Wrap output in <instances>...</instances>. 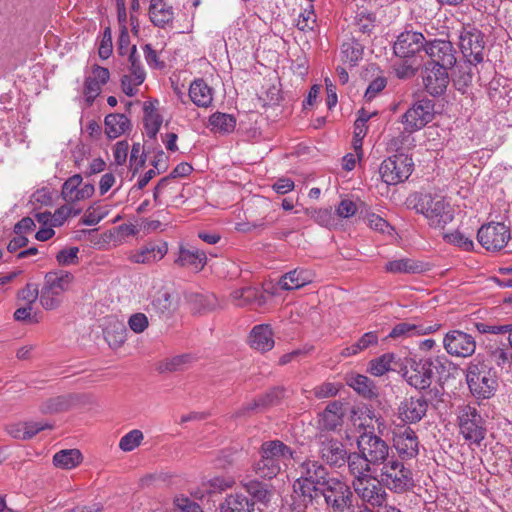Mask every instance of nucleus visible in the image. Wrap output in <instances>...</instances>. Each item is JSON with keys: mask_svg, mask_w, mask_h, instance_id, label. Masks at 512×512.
Segmentation results:
<instances>
[{"mask_svg": "<svg viewBox=\"0 0 512 512\" xmlns=\"http://www.w3.org/2000/svg\"><path fill=\"white\" fill-rule=\"evenodd\" d=\"M82 461V454L78 449H67L57 452L53 457V463L61 469H73Z\"/></svg>", "mask_w": 512, "mask_h": 512, "instance_id": "obj_42", "label": "nucleus"}, {"mask_svg": "<svg viewBox=\"0 0 512 512\" xmlns=\"http://www.w3.org/2000/svg\"><path fill=\"white\" fill-rule=\"evenodd\" d=\"M128 325L134 333L140 334L148 328L149 321L144 313L138 312L129 317Z\"/></svg>", "mask_w": 512, "mask_h": 512, "instance_id": "obj_57", "label": "nucleus"}, {"mask_svg": "<svg viewBox=\"0 0 512 512\" xmlns=\"http://www.w3.org/2000/svg\"><path fill=\"white\" fill-rule=\"evenodd\" d=\"M343 417V404L338 401L331 402L319 415L318 427L321 430L333 431L342 425Z\"/></svg>", "mask_w": 512, "mask_h": 512, "instance_id": "obj_29", "label": "nucleus"}, {"mask_svg": "<svg viewBox=\"0 0 512 512\" xmlns=\"http://www.w3.org/2000/svg\"><path fill=\"white\" fill-rule=\"evenodd\" d=\"M78 247H70L60 250L56 255V260L61 266H69L76 264L78 261Z\"/></svg>", "mask_w": 512, "mask_h": 512, "instance_id": "obj_54", "label": "nucleus"}, {"mask_svg": "<svg viewBox=\"0 0 512 512\" xmlns=\"http://www.w3.org/2000/svg\"><path fill=\"white\" fill-rule=\"evenodd\" d=\"M365 219L369 227L375 231L389 235L393 231L392 226L385 219L375 213H368Z\"/></svg>", "mask_w": 512, "mask_h": 512, "instance_id": "obj_53", "label": "nucleus"}, {"mask_svg": "<svg viewBox=\"0 0 512 512\" xmlns=\"http://www.w3.org/2000/svg\"><path fill=\"white\" fill-rule=\"evenodd\" d=\"M94 192L93 184L83 183L82 176L75 174L64 182L61 195L67 203H75L92 197Z\"/></svg>", "mask_w": 512, "mask_h": 512, "instance_id": "obj_25", "label": "nucleus"}, {"mask_svg": "<svg viewBox=\"0 0 512 512\" xmlns=\"http://www.w3.org/2000/svg\"><path fill=\"white\" fill-rule=\"evenodd\" d=\"M253 499L242 493H233L225 497L220 505V512H254Z\"/></svg>", "mask_w": 512, "mask_h": 512, "instance_id": "obj_33", "label": "nucleus"}, {"mask_svg": "<svg viewBox=\"0 0 512 512\" xmlns=\"http://www.w3.org/2000/svg\"><path fill=\"white\" fill-rule=\"evenodd\" d=\"M175 263L181 267L190 268L196 272L201 271L207 263L206 253L196 247L180 246Z\"/></svg>", "mask_w": 512, "mask_h": 512, "instance_id": "obj_26", "label": "nucleus"}, {"mask_svg": "<svg viewBox=\"0 0 512 512\" xmlns=\"http://www.w3.org/2000/svg\"><path fill=\"white\" fill-rule=\"evenodd\" d=\"M346 462L348 463L350 473L356 478L355 481L368 479L370 474L376 472V469L360 451L359 453L347 455Z\"/></svg>", "mask_w": 512, "mask_h": 512, "instance_id": "obj_34", "label": "nucleus"}, {"mask_svg": "<svg viewBox=\"0 0 512 512\" xmlns=\"http://www.w3.org/2000/svg\"><path fill=\"white\" fill-rule=\"evenodd\" d=\"M174 503L183 512H203L198 503L185 496L176 497Z\"/></svg>", "mask_w": 512, "mask_h": 512, "instance_id": "obj_61", "label": "nucleus"}, {"mask_svg": "<svg viewBox=\"0 0 512 512\" xmlns=\"http://www.w3.org/2000/svg\"><path fill=\"white\" fill-rule=\"evenodd\" d=\"M146 72L141 63L140 55L137 48L133 45L130 48L128 56L127 72L122 74L120 78L121 89L123 93L129 97H133L138 92V87L145 81Z\"/></svg>", "mask_w": 512, "mask_h": 512, "instance_id": "obj_13", "label": "nucleus"}, {"mask_svg": "<svg viewBox=\"0 0 512 512\" xmlns=\"http://www.w3.org/2000/svg\"><path fill=\"white\" fill-rule=\"evenodd\" d=\"M387 81L384 77H377L373 81L370 82L368 85L366 92H365V98L367 100H372L376 97V95L381 92L386 87Z\"/></svg>", "mask_w": 512, "mask_h": 512, "instance_id": "obj_63", "label": "nucleus"}, {"mask_svg": "<svg viewBox=\"0 0 512 512\" xmlns=\"http://www.w3.org/2000/svg\"><path fill=\"white\" fill-rule=\"evenodd\" d=\"M427 42L428 40L420 32L404 31L398 35L393 50L400 58H410L422 50L426 51Z\"/></svg>", "mask_w": 512, "mask_h": 512, "instance_id": "obj_22", "label": "nucleus"}, {"mask_svg": "<svg viewBox=\"0 0 512 512\" xmlns=\"http://www.w3.org/2000/svg\"><path fill=\"white\" fill-rule=\"evenodd\" d=\"M235 480L231 476H217L209 480V487L212 492H222L231 488Z\"/></svg>", "mask_w": 512, "mask_h": 512, "instance_id": "obj_59", "label": "nucleus"}, {"mask_svg": "<svg viewBox=\"0 0 512 512\" xmlns=\"http://www.w3.org/2000/svg\"><path fill=\"white\" fill-rule=\"evenodd\" d=\"M430 269L429 264L412 258H401L386 263L385 271L393 274H421Z\"/></svg>", "mask_w": 512, "mask_h": 512, "instance_id": "obj_30", "label": "nucleus"}, {"mask_svg": "<svg viewBox=\"0 0 512 512\" xmlns=\"http://www.w3.org/2000/svg\"><path fill=\"white\" fill-rule=\"evenodd\" d=\"M167 251L168 247L165 242H150L133 253L130 259L134 263L150 264L161 260Z\"/></svg>", "mask_w": 512, "mask_h": 512, "instance_id": "obj_28", "label": "nucleus"}, {"mask_svg": "<svg viewBox=\"0 0 512 512\" xmlns=\"http://www.w3.org/2000/svg\"><path fill=\"white\" fill-rule=\"evenodd\" d=\"M143 439V432L138 429H133L121 437L119 448L124 452L133 451L142 443Z\"/></svg>", "mask_w": 512, "mask_h": 512, "instance_id": "obj_49", "label": "nucleus"}, {"mask_svg": "<svg viewBox=\"0 0 512 512\" xmlns=\"http://www.w3.org/2000/svg\"><path fill=\"white\" fill-rule=\"evenodd\" d=\"M359 451L368 459V462L377 469L383 466L391 457H389V446L379 436L375 434H363L358 440Z\"/></svg>", "mask_w": 512, "mask_h": 512, "instance_id": "obj_14", "label": "nucleus"}, {"mask_svg": "<svg viewBox=\"0 0 512 512\" xmlns=\"http://www.w3.org/2000/svg\"><path fill=\"white\" fill-rule=\"evenodd\" d=\"M435 105L429 99H421L402 115L401 122L408 133L416 132L431 122L435 115Z\"/></svg>", "mask_w": 512, "mask_h": 512, "instance_id": "obj_12", "label": "nucleus"}, {"mask_svg": "<svg viewBox=\"0 0 512 512\" xmlns=\"http://www.w3.org/2000/svg\"><path fill=\"white\" fill-rule=\"evenodd\" d=\"M67 406L68 403L63 397H56L44 402L40 410L44 414H53L65 410Z\"/></svg>", "mask_w": 512, "mask_h": 512, "instance_id": "obj_56", "label": "nucleus"}, {"mask_svg": "<svg viewBox=\"0 0 512 512\" xmlns=\"http://www.w3.org/2000/svg\"><path fill=\"white\" fill-rule=\"evenodd\" d=\"M435 365L429 358H408L402 368V376L406 382L417 390H424L431 386L434 378Z\"/></svg>", "mask_w": 512, "mask_h": 512, "instance_id": "obj_11", "label": "nucleus"}, {"mask_svg": "<svg viewBox=\"0 0 512 512\" xmlns=\"http://www.w3.org/2000/svg\"><path fill=\"white\" fill-rule=\"evenodd\" d=\"M110 78V72L107 68L94 64L91 73L85 77L83 86V95L88 106L92 105L94 100L101 93L102 86Z\"/></svg>", "mask_w": 512, "mask_h": 512, "instance_id": "obj_24", "label": "nucleus"}, {"mask_svg": "<svg viewBox=\"0 0 512 512\" xmlns=\"http://www.w3.org/2000/svg\"><path fill=\"white\" fill-rule=\"evenodd\" d=\"M189 97L196 106L208 108L213 102V89L203 79H195L190 84Z\"/></svg>", "mask_w": 512, "mask_h": 512, "instance_id": "obj_35", "label": "nucleus"}, {"mask_svg": "<svg viewBox=\"0 0 512 512\" xmlns=\"http://www.w3.org/2000/svg\"><path fill=\"white\" fill-rule=\"evenodd\" d=\"M409 205L434 228H444L454 218L452 207L439 195L417 193L409 198Z\"/></svg>", "mask_w": 512, "mask_h": 512, "instance_id": "obj_2", "label": "nucleus"}, {"mask_svg": "<svg viewBox=\"0 0 512 512\" xmlns=\"http://www.w3.org/2000/svg\"><path fill=\"white\" fill-rule=\"evenodd\" d=\"M320 492L332 512H348L354 508V494L345 481L330 478Z\"/></svg>", "mask_w": 512, "mask_h": 512, "instance_id": "obj_8", "label": "nucleus"}, {"mask_svg": "<svg viewBox=\"0 0 512 512\" xmlns=\"http://www.w3.org/2000/svg\"><path fill=\"white\" fill-rule=\"evenodd\" d=\"M260 459L255 463L254 470L262 478L272 479L277 476L282 466L293 458V450L280 440H269L262 443Z\"/></svg>", "mask_w": 512, "mask_h": 512, "instance_id": "obj_3", "label": "nucleus"}, {"mask_svg": "<svg viewBox=\"0 0 512 512\" xmlns=\"http://www.w3.org/2000/svg\"><path fill=\"white\" fill-rule=\"evenodd\" d=\"M318 445V456L328 465L341 467L345 465L347 451L342 442L326 434H319L316 437Z\"/></svg>", "mask_w": 512, "mask_h": 512, "instance_id": "obj_16", "label": "nucleus"}, {"mask_svg": "<svg viewBox=\"0 0 512 512\" xmlns=\"http://www.w3.org/2000/svg\"><path fill=\"white\" fill-rule=\"evenodd\" d=\"M476 340L471 334L462 330H450L443 338L445 351L454 357L468 358L476 351Z\"/></svg>", "mask_w": 512, "mask_h": 512, "instance_id": "obj_15", "label": "nucleus"}, {"mask_svg": "<svg viewBox=\"0 0 512 512\" xmlns=\"http://www.w3.org/2000/svg\"><path fill=\"white\" fill-rule=\"evenodd\" d=\"M283 397V389L282 388H273L264 395L259 398L243 405V407L237 412V416H244L250 411H254L257 409H265L269 406H273L279 403L280 399Z\"/></svg>", "mask_w": 512, "mask_h": 512, "instance_id": "obj_32", "label": "nucleus"}, {"mask_svg": "<svg viewBox=\"0 0 512 512\" xmlns=\"http://www.w3.org/2000/svg\"><path fill=\"white\" fill-rule=\"evenodd\" d=\"M394 359L393 353H385L369 362L368 372L373 376L380 377L391 370Z\"/></svg>", "mask_w": 512, "mask_h": 512, "instance_id": "obj_46", "label": "nucleus"}, {"mask_svg": "<svg viewBox=\"0 0 512 512\" xmlns=\"http://www.w3.org/2000/svg\"><path fill=\"white\" fill-rule=\"evenodd\" d=\"M316 23V15L313 10V6L304 9L298 16L296 26L300 31L307 32L314 29Z\"/></svg>", "mask_w": 512, "mask_h": 512, "instance_id": "obj_51", "label": "nucleus"}, {"mask_svg": "<svg viewBox=\"0 0 512 512\" xmlns=\"http://www.w3.org/2000/svg\"><path fill=\"white\" fill-rule=\"evenodd\" d=\"M458 427L463 438L479 446L486 436L485 420L479 411L470 405H463L457 412Z\"/></svg>", "mask_w": 512, "mask_h": 512, "instance_id": "obj_7", "label": "nucleus"}, {"mask_svg": "<svg viewBox=\"0 0 512 512\" xmlns=\"http://www.w3.org/2000/svg\"><path fill=\"white\" fill-rule=\"evenodd\" d=\"M466 381L473 396L488 399L496 392V372L490 367L484 355L478 354L466 368Z\"/></svg>", "mask_w": 512, "mask_h": 512, "instance_id": "obj_4", "label": "nucleus"}, {"mask_svg": "<svg viewBox=\"0 0 512 512\" xmlns=\"http://www.w3.org/2000/svg\"><path fill=\"white\" fill-rule=\"evenodd\" d=\"M443 239L446 243L454 245L464 251H471L474 247L472 239L465 236L458 230L449 233H444Z\"/></svg>", "mask_w": 512, "mask_h": 512, "instance_id": "obj_48", "label": "nucleus"}, {"mask_svg": "<svg viewBox=\"0 0 512 512\" xmlns=\"http://www.w3.org/2000/svg\"><path fill=\"white\" fill-rule=\"evenodd\" d=\"M171 294L166 289L158 290L151 298L148 311H153L159 316H169L173 311Z\"/></svg>", "mask_w": 512, "mask_h": 512, "instance_id": "obj_39", "label": "nucleus"}, {"mask_svg": "<svg viewBox=\"0 0 512 512\" xmlns=\"http://www.w3.org/2000/svg\"><path fill=\"white\" fill-rule=\"evenodd\" d=\"M208 126L213 133L229 134L236 127V118L228 113L215 112L210 115Z\"/></svg>", "mask_w": 512, "mask_h": 512, "instance_id": "obj_40", "label": "nucleus"}, {"mask_svg": "<svg viewBox=\"0 0 512 512\" xmlns=\"http://www.w3.org/2000/svg\"><path fill=\"white\" fill-rule=\"evenodd\" d=\"M299 477L293 483L291 508L306 512L313 505L317 491L329 481L327 469L316 460L307 459L298 467Z\"/></svg>", "mask_w": 512, "mask_h": 512, "instance_id": "obj_1", "label": "nucleus"}, {"mask_svg": "<svg viewBox=\"0 0 512 512\" xmlns=\"http://www.w3.org/2000/svg\"><path fill=\"white\" fill-rule=\"evenodd\" d=\"M364 47L356 40L344 42L341 46L342 59L350 66H355L362 59Z\"/></svg>", "mask_w": 512, "mask_h": 512, "instance_id": "obj_44", "label": "nucleus"}, {"mask_svg": "<svg viewBox=\"0 0 512 512\" xmlns=\"http://www.w3.org/2000/svg\"><path fill=\"white\" fill-rule=\"evenodd\" d=\"M149 17L155 26L165 28L172 23L174 11L172 6L164 3L163 0H152V4L149 5Z\"/></svg>", "mask_w": 512, "mask_h": 512, "instance_id": "obj_36", "label": "nucleus"}, {"mask_svg": "<svg viewBox=\"0 0 512 512\" xmlns=\"http://www.w3.org/2000/svg\"><path fill=\"white\" fill-rule=\"evenodd\" d=\"M428 409L424 396H411L400 402L397 408L398 418L406 424H415L422 420Z\"/></svg>", "mask_w": 512, "mask_h": 512, "instance_id": "obj_23", "label": "nucleus"}, {"mask_svg": "<svg viewBox=\"0 0 512 512\" xmlns=\"http://www.w3.org/2000/svg\"><path fill=\"white\" fill-rule=\"evenodd\" d=\"M426 55L429 57L428 64H437L445 68H453L457 62L456 50L450 40L433 39L426 43Z\"/></svg>", "mask_w": 512, "mask_h": 512, "instance_id": "obj_18", "label": "nucleus"}, {"mask_svg": "<svg viewBox=\"0 0 512 512\" xmlns=\"http://www.w3.org/2000/svg\"><path fill=\"white\" fill-rule=\"evenodd\" d=\"M356 212H357L356 204L349 199L342 200L336 208V214L340 218L352 217L353 215H355Z\"/></svg>", "mask_w": 512, "mask_h": 512, "instance_id": "obj_64", "label": "nucleus"}, {"mask_svg": "<svg viewBox=\"0 0 512 512\" xmlns=\"http://www.w3.org/2000/svg\"><path fill=\"white\" fill-rule=\"evenodd\" d=\"M438 327L436 326H425L423 324H413L409 322H400L396 324L390 331L388 337L400 338V337H411L416 335H426L435 331Z\"/></svg>", "mask_w": 512, "mask_h": 512, "instance_id": "obj_37", "label": "nucleus"}, {"mask_svg": "<svg viewBox=\"0 0 512 512\" xmlns=\"http://www.w3.org/2000/svg\"><path fill=\"white\" fill-rule=\"evenodd\" d=\"M80 212V208H75L72 203H67L55 211L52 215V223L53 225H62L65 220L70 217L77 216Z\"/></svg>", "mask_w": 512, "mask_h": 512, "instance_id": "obj_50", "label": "nucleus"}, {"mask_svg": "<svg viewBox=\"0 0 512 512\" xmlns=\"http://www.w3.org/2000/svg\"><path fill=\"white\" fill-rule=\"evenodd\" d=\"M113 46H112V37L110 28H106L102 40L100 42V46L98 49V54L101 59H107L112 54Z\"/></svg>", "mask_w": 512, "mask_h": 512, "instance_id": "obj_60", "label": "nucleus"}, {"mask_svg": "<svg viewBox=\"0 0 512 512\" xmlns=\"http://www.w3.org/2000/svg\"><path fill=\"white\" fill-rule=\"evenodd\" d=\"M347 385L367 399L377 397L378 390L374 382L365 375L355 374L347 378Z\"/></svg>", "mask_w": 512, "mask_h": 512, "instance_id": "obj_38", "label": "nucleus"}, {"mask_svg": "<svg viewBox=\"0 0 512 512\" xmlns=\"http://www.w3.org/2000/svg\"><path fill=\"white\" fill-rule=\"evenodd\" d=\"M340 387V384L325 382L319 386H316L313 389V394L318 399L333 397L339 392Z\"/></svg>", "mask_w": 512, "mask_h": 512, "instance_id": "obj_58", "label": "nucleus"}, {"mask_svg": "<svg viewBox=\"0 0 512 512\" xmlns=\"http://www.w3.org/2000/svg\"><path fill=\"white\" fill-rule=\"evenodd\" d=\"M393 446L401 459L416 458L419 453V440L415 431L403 426L393 432Z\"/></svg>", "mask_w": 512, "mask_h": 512, "instance_id": "obj_21", "label": "nucleus"}, {"mask_svg": "<svg viewBox=\"0 0 512 512\" xmlns=\"http://www.w3.org/2000/svg\"><path fill=\"white\" fill-rule=\"evenodd\" d=\"M250 346L258 351H269L274 347L272 329L267 324L253 327L249 336Z\"/></svg>", "mask_w": 512, "mask_h": 512, "instance_id": "obj_31", "label": "nucleus"}, {"mask_svg": "<svg viewBox=\"0 0 512 512\" xmlns=\"http://www.w3.org/2000/svg\"><path fill=\"white\" fill-rule=\"evenodd\" d=\"M314 273L306 268L297 267L284 275L278 281V286L282 290H296L313 281Z\"/></svg>", "mask_w": 512, "mask_h": 512, "instance_id": "obj_27", "label": "nucleus"}, {"mask_svg": "<svg viewBox=\"0 0 512 512\" xmlns=\"http://www.w3.org/2000/svg\"><path fill=\"white\" fill-rule=\"evenodd\" d=\"M311 217L316 223L326 228L332 227L335 223V218L331 208H321L315 210Z\"/></svg>", "mask_w": 512, "mask_h": 512, "instance_id": "obj_55", "label": "nucleus"}, {"mask_svg": "<svg viewBox=\"0 0 512 512\" xmlns=\"http://www.w3.org/2000/svg\"><path fill=\"white\" fill-rule=\"evenodd\" d=\"M258 290L251 286L235 289L231 293V299L237 306H246L255 302L258 298Z\"/></svg>", "mask_w": 512, "mask_h": 512, "instance_id": "obj_47", "label": "nucleus"}, {"mask_svg": "<svg viewBox=\"0 0 512 512\" xmlns=\"http://www.w3.org/2000/svg\"><path fill=\"white\" fill-rule=\"evenodd\" d=\"M380 482L395 493H404L414 487L412 471L393 456L380 468Z\"/></svg>", "mask_w": 512, "mask_h": 512, "instance_id": "obj_6", "label": "nucleus"}, {"mask_svg": "<svg viewBox=\"0 0 512 512\" xmlns=\"http://www.w3.org/2000/svg\"><path fill=\"white\" fill-rule=\"evenodd\" d=\"M130 120L125 114H109L105 117V132L111 139L117 138L129 129Z\"/></svg>", "mask_w": 512, "mask_h": 512, "instance_id": "obj_41", "label": "nucleus"}, {"mask_svg": "<svg viewBox=\"0 0 512 512\" xmlns=\"http://www.w3.org/2000/svg\"><path fill=\"white\" fill-rule=\"evenodd\" d=\"M414 162L411 156L398 153L385 159L379 168L382 180L388 185L406 181L412 174Z\"/></svg>", "mask_w": 512, "mask_h": 512, "instance_id": "obj_10", "label": "nucleus"}, {"mask_svg": "<svg viewBox=\"0 0 512 512\" xmlns=\"http://www.w3.org/2000/svg\"><path fill=\"white\" fill-rule=\"evenodd\" d=\"M458 44L463 57L471 65L484 59V38L482 32L471 24H461L458 30Z\"/></svg>", "mask_w": 512, "mask_h": 512, "instance_id": "obj_9", "label": "nucleus"}, {"mask_svg": "<svg viewBox=\"0 0 512 512\" xmlns=\"http://www.w3.org/2000/svg\"><path fill=\"white\" fill-rule=\"evenodd\" d=\"M449 68L437 64L426 63L423 68V83L426 91L431 96H441L447 90L450 82Z\"/></svg>", "mask_w": 512, "mask_h": 512, "instance_id": "obj_19", "label": "nucleus"}, {"mask_svg": "<svg viewBox=\"0 0 512 512\" xmlns=\"http://www.w3.org/2000/svg\"><path fill=\"white\" fill-rule=\"evenodd\" d=\"M510 239V230L503 223L482 225L477 233V240L488 251L502 249Z\"/></svg>", "mask_w": 512, "mask_h": 512, "instance_id": "obj_17", "label": "nucleus"}, {"mask_svg": "<svg viewBox=\"0 0 512 512\" xmlns=\"http://www.w3.org/2000/svg\"><path fill=\"white\" fill-rule=\"evenodd\" d=\"M161 124H162V117L156 113V112H153V111H147L145 112V117H144V125H145V128H146V132H147V135L150 137V138H154L160 127H161Z\"/></svg>", "mask_w": 512, "mask_h": 512, "instance_id": "obj_52", "label": "nucleus"}, {"mask_svg": "<svg viewBox=\"0 0 512 512\" xmlns=\"http://www.w3.org/2000/svg\"><path fill=\"white\" fill-rule=\"evenodd\" d=\"M382 485L380 481L375 482L370 478L353 482L354 491L357 496L363 503L372 507H382L387 501V493Z\"/></svg>", "mask_w": 512, "mask_h": 512, "instance_id": "obj_20", "label": "nucleus"}, {"mask_svg": "<svg viewBox=\"0 0 512 512\" xmlns=\"http://www.w3.org/2000/svg\"><path fill=\"white\" fill-rule=\"evenodd\" d=\"M246 492L255 500L261 503H267L271 497V491L268 485L256 480H251L243 484Z\"/></svg>", "mask_w": 512, "mask_h": 512, "instance_id": "obj_45", "label": "nucleus"}, {"mask_svg": "<svg viewBox=\"0 0 512 512\" xmlns=\"http://www.w3.org/2000/svg\"><path fill=\"white\" fill-rule=\"evenodd\" d=\"M487 355L501 369L510 368L512 365V352L505 345H490Z\"/></svg>", "mask_w": 512, "mask_h": 512, "instance_id": "obj_43", "label": "nucleus"}, {"mask_svg": "<svg viewBox=\"0 0 512 512\" xmlns=\"http://www.w3.org/2000/svg\"><path fill=\"white\" fill-rule=\"evenodd\" d=\"M74 280V275L66 270L58 269L47 272L40 290L41 306L45 310L58 308L63 301V294L70 290Z\"/></svg>", "mask_w": 512, "mask_h": 512, "instance_id": "obj_5", "label": "nucleus"}, {"mask_svg": "<svg viewBox=\"0 0 512 512\" xmlns=\"http://www.w3.org/2000/svg\"><path fill=\"white\" fill-rule=\"evenodd\" d=\"M144 58L150 68H162L164 63L160 61L157 52L152 48L151 44H145L143 47Z\"/></svg>", "mask_w": 512, "mask_h": 512, "instance_id": "obj_62", "label": "nucleus"}]
</instances>
